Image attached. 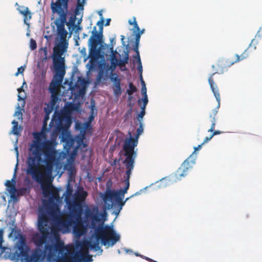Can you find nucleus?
Listing matches in <instances>:
<instances>
[{"instance_id": "obj_1", "label": "nucleus", "mask_w": 262, "mask_h": 262, "mask_svg": "<svg viewBox=\"0 0 262 262\" xmlns=\"http://www.w3.org/2000/svg\"><path fill=\"white\" fill-rule=\"evenodd\" d=\"M33 140L29 149L26 160V172L32 179L40 184L45 195L51 193L53 197L58 195V192L52 185V173L57 161L56 151L50 140L41 142V134L34 135Z\"/></svg>"}, {"instance_id": "obj_2", "label": "nucleus", "mask_w": 262, "mask_h": 262, "mask_svg": "<svg viewBox=\"0 0 262 262\" xmlns=\"http://www.w3.org/2000/svg\"><path fill=\"white\" fill-rule=\"evenodd\" d=\"M70 0H56L51 3V9L53 14H56L58 17L55 20L58 33L62 38L67 35L64 29V25L67 23V18L69 12V3Z\"/></svg>"}, {"instance_id": "obj_3", "label": "nucleus", "mask_w": 262, "mask_h": 262, "mask_svg": "<svg viewBox=\"0 0 262 262\" xmlns=\"http://www.w3.org/2000/svg\"><path fill=\"white\" fill-rule=\"evenodd\" d=\"M95 236L96 241L93 242H90V247L95 251L101 249L99 240L101 241L104 246L109 245L110 240L111 246H113L120 239V236L115 233L112 227L108 225L99 227L96 230Z\"/></svg>"}, {"instance_id": "obj_4", "label": "nucleus", "mask_w": 262, "mask_h": 262, "mask_svg": "<svg viewBox=\"0 0 262 262\" xmlns=\"http://www.w3.org/2000/svg\"><path fill=\"white\" fill-rule=\"evenodd\" d=\"M66 48L64 43H60L53 48V61L55 74L52 81L59 84H61L65 74L64 60L61 56Z\"/></svg>"}, {"instance_id": "obj_5", "label": "nucleus", "mask_w": 262, "mask_h": 262, "mask_svg": "<svg viewBox=\"0 0 262 262\" xmlns=\"http://www.w3.org/2000/svg\"><path fill=\"white\" fill-rule=\"evenodd\" d=\"M49 218L48 214L42 213L39 215L38 221V229L41 234L38 233H36L33 236V242L36 246L41 247L46 243L49 236Z\"/></svg>"}, {"instance_id": "obj_6", "label": "nucleus", "mask_w": 262, "mask_h": 262, "mask_svg": "<svg viewBox=\"0 0 262 262\" xmlns=\"http://www.w3.org/2000/svg\"><path fill=\"white\" fill-rule=\"evenodd\" d=\"M21 255V261L25 262H41L43 260L45 256L43 255L41 250H36L31 255L28 254L29 248L26 245L25 239L20 238V245L19 247Z\"/></svg>"}, {"instance_id": "obj_7", "label": "nucleus", "mask_w": 262, "mask_h": 262, "mask_svg": "<svg viewBox=\"0 0 262 262\" xmlns=\"http://www.w3.org/2000/svg\"><path fill=\"white\" fill-rule=\"evenodd\" d=\"M217 72H215L213 73H212L211 75H210L209 78H208V82L210 86V88L212 90V92H213L214 96H215L216 101L218 102V105L217 106L214 108L212 110V113L209 116V121L211 123V128L208 130V132H213V129L215 128V116L216 115L217 112H218V108L220 107V95L219 93V89L217 88V85L215 84V82L214 81V79L213 78V76Z\"/></svg>"}, {"instance_id": "obj_8", "label": "nucleus", "mask_w": 262, "mask_h": 262, "mask_svg": "<svg viewBox=\"0 0 262 262\" xmlns=\"http://www.w3.org/2000/svg\"><path fill=\"white\" fill-rule=\"evenodd\" d=\"M143 132V126L142 122H139V127L137 130V135L135 138L131 137V134L129 133L130 138L128 140L124 141L123 149L124 151V156L127 157L126 155V151L129 150V152L132 156V158H134V160H135L137 157V153L135 151V147L137 146L138 144V139L140 135Z\"/></svg>"}, {"instance_id": "obj_9", "label": "nucleus", "mask_w": 262, "mask_h": 262, "mask_svg": "<svg viewBox=\"0 0 262 262\" xmlns=\"http://www.w3.org/2000/svg\"><path fill=\"white\" fill-rule=\"evenodd\" d=\"M72 123L70 115L64 113L55 112L50 123V126H55L59 130L70 127Z\"/></svg>"}, {"instance_id": "obj_10", "label": "nucleus", "mask_w": 262, "mask_h": 262, "mask_svg": "<svg viewBox=\"0 0 262 262\" xmlns=\"http://www.w3.org/2000/svg\"><path fill=\"white\" fill-rule=\"evenodd\" d=\"M77 247L79 248L74 254V258L77 262H92V256L89 254L90 242H79Z\"/></svg>"}, {"instance_id": "obj_11", "label": "nucleus", "mask_w": 262, "mask_h": 262, "mask_svg": "<svg viewBox=\"0 0 262 262\" xmlns=\"http://www.w3.org/2000/svg\"><path fill=\"white\" fill-rule=\"evenodd\" d=\"M20 245V239L16 243V247L17 250L13 251L11 248L8 247H2V231L0 230V248L2 250L1 255L5 259H9L12 260H14L16 262L21 260V255L20 254V250L19 249V247Z\"/></svg>"}, {"instance_id": "obj_12", "label": "nucleus", "mask_w": 262, "mask_h": 262, "mask_svg": "<svg viewBox=\"0 0 262 262\" xmlns=\"http://www.w3.org/2000/svg\"><path fill=\"white\" fill-rule=\"evenodd\" d=\"M84 222L89 224L91 222L92 228H95L97 223L100 222L101 214L99 213L98 207L93 206L90 208L86 206L84 211Z\"/></svg>"}, {"instance_id": "obj_13", "label": "nucleus", "mask_w": 262, "mask_h": 262, "mask_svg": "<svg viewBox=\"0 0 262 262\" xmlns=\"http://www.w3.org/2000/svg\"><path fill=\"white\" fill-rule=\"evenodd\" d=\"M68 209L69 213H67L64 216H59L57 219L58 227L64 231H69L72 227L76 216V211H72L71 209Z\"/></svg>"}, {"instance_id": "obj_14", "label": "nucleus", "mask_w": 262, "mask_h": 262, "mask_svg": "<svg viewBox=\"0 0 262 262\" xmlns=\"http://www.w3.org/2000/svg\"><path fill=\"white\" fill-rule=\"evenodd\" d=\"M88 196V192L84 190L78 191L72 202L68 203V209L76 212H83L84 202Z\"/></svg>"}, {"instance_id": "obj_15", "label": "nucleus", "mask_w": 262, "mask_h": 262, "mask_svg": "<svg viewBox=\"0 0 262 262\" xmlns=\"http://www.w3.org/2000/svg\"><path fill=\"white\" fill-rule=\"evenodd\" d=\"M82 212H76V216L72 226L74 233L78 236H80L85 233L88 225V224L85 223L82 219Z\"/></svg>"}, {"instance_id": "obj_16", "label": "nucleus", "mask_w": 262, "mask_h": 262, "mask_svg": "<svg viewBox=\"0 0 262 262\" xmlns=\"http://www.w3.org/2000/svg\"><path fill=\"white\" fill-rule=\"evenodd\" d=\"M135 195V194L132 195L131 196L127 198L125 201H123V198L119 196V194L118 193L105 192L103 197V200L105 203H106L107 201H111L113 199L116 201L117 204L119 206L118 210L115 212V214L118 215L122 209L123 206L125 205L126 202Z\"/></svg>"}, {"instance_id": "obj_17", "label": "nucleus", "mask_w": 262, "mask_h": 262, "mask_svg": "<svg viewBox=\"0 0 262 262\" xmlns=\"http://www.w3.org/2000/svg\"><path fill=\"white\" fill-rule=\"evenodd\" d=\"M129 150L126 151V155L127 157H126L123 161V163L125 164L126 168L125 171V184L126 186L124 188V189L127 191L129 187V180L132 174V171L134 168L135 160L134 158H132V156L129 152Z\"/></svg>"}, {"instance_id": "obj_18", "label": "nucleus", "mask_w": 262, "mask_h": 262, "mask_svg": "<svg viewBox=\"0 0 262 262\" xmlns=\"http://www.w3.org/2000/svg\"><path fill=\"white\" fill-rule=\"evenodd\" d=\"M195 164V160L192 159L191 156L185 160L175 173L176 179L181 180L182 177L188 174V171L191 169Z\"/></svg>"}, {"instance_id": "obj_19", "label": "nucleus", "mask_w": 262, "mask_h": 262, "mask_svg": "<svg viewBox=\"0 0 262 262\" xmlns=\"http://www.w3.org/2000/svg\"><path fill=\"white\" fill-rule=\"evenodd\" d=\"M102 37V32L98 33L95 27L92 31V35L89 39L90 47H98V45L101 42Z\"/></svg>"}, {"instance_id": "obj_20", "label": "nucleus", "mask_w": 262, "mask_h": 262, "mask_svg": "<svg viewBox=\"0 0 262 262\" xmlns=\"http://www.w3.org/2000/svg\"><path fill=\"white\" fill-rule=\"evenodd\" d=\"M128 23L129 25L134 26V32H137L135 34V41L134 43L139 44L141 35L143 33L144 30H140L135 17H133L132 19H129Z\"/></svg>"}, {"instance_id": "obj_21", "label": "nucleus", "mask_w": 262, "mask_h": 262, "mask_svg": "<svg viewBox=\"0 0 262 262\" xmlns=\"http://www.w3.org/2000/svg\"><path fill=\"white\" fill-rule=\"evenodd\" d=\"M111 80L114 82L113 85V91L114 94L115 96H119L121 94V83L120 80L118 78V76L115 74H111L110 76Z\"/></svg>"}, {"instance_id": "obj_22", "label": "nucleus", "mask_w": 262, "mask_h": 262, "mask_svg": "<svg viewBox=\"0 0 262 262\" xmlns=\"http://www.w3.org/2000/svg\"><path fill=\"white\" fill-rule=\"evenodd\" d=\"M257 43V41L255 39H252L251 43L250 44L249 47L245 50V51L241 54V56L238 54H236V59L234 61L230 62V64L232 65L233 63L239 62V61L243 60L249 56L248 51L249 49L252 47L253 48V49H256L255 44Z\"/></svg>"}, {"instance_id": "obj_23", "label": "nucleus", "mask_w": 262, "mask_h": 262, "mask_svg": "<svg viewBox=\"0 0 262 262\" xmlns=\"http://www.w3.org/2000/svg\"><path fill=\"white\" fill-rule=\"evenodd\" d=\"M15 178L16 174L15 173L11 181L10 180H7L5 183V185L9 188V191L11 193V197L13 198L15 197V192H16V188L15 187Z\"/></svg>"}, {"instance_id": "obj_24", "label": "nucleus", "mask_w": 262, "mask_h": 262, "mask_svg": "<svg viewBox=\"0 0 262 262\" xmlns=\"http://www.w3.org/2000/svg\"><path fill=\"white\" fill-rule=\"evenodd\" d=\"M17 10L20 14L24 16V23L27 24V20L31 18V13L29 8L24 6H19Z\"/></svg>"}, {"instance_id": "obj_25", "label": "nucleus", "mask_w": 262, "mask_h": 262, "mask_svg": "<svg viewBox=\"0 0 262 262\" xmlns=\"http://www.w3.org/2000/svg\"><path fill=\"white\" fill-rule=\"evenodd\" d=\"M99 50L98 47H90L89 57L92 60L97 59L99 57Z\"/></svg>"}, {"instance_id": "obj_26", "label": "nucleus", "mask_w": 262, "mask_h": 262, "mask_svg": "<svg viewBox=\"0 0 262 262\" xmlns=\"http://www.w3.org/2000/svg\"><path fill=\"white\" fill-rule=\"evenodd\" d=\"M78 107V106L77 104L70 102L64 106L63 113L70 115L73 111H77Z\"/></svg>"}, {"instance_id": "obj_27", "label": "nucleus", "mask_w": 262, "mask_h": 262, "mask_svg": "<svg viewBox=\"0 0 262 262\" xmlns=\"http://www.w3.org/2000/svg\"><path fill=\"white\" fill-rule=\"evenodd\" d=\"M90 128L91 129V126L89 122L85 123L84 124V127L83 130L80 131V135L77 137L78 140V143L80 144L81 142H82L85 134V130L86 129Z\"/></svg>"}, {"instance_id": "obj_28", "label": "nucleus", "mask_w": 262, "mask_h": 262, "mask_svg": "<svg viewBox=\"0 0 262 262\" xmlns=\"http://www.w3.org/2000/svg\"><path fill=\"white\" fill-rule=\"evenodd\" d=\"M13 125L12 128V133L15 135H18L20 134L22 127L20 126H18V123L16 120H14L12 122Z\"/></svg>"}, {"instance_id": "obj_29", "label": "nucleus", "mask_w": 262, "mask_h": 262, "mask_svg": "<svg viewBox=\"0 0 262 262\" xmlns=\"http://www.w3.org/2000/svg\"><path fill=\"white\" fill-rule=\"evenodd\" d=\"M85 3V0H77L76 8L75 10V15H78L79 11H82L84 8V5Z\"/></svg>"}, {"instance_id": "obj_30", "label": "nucleus", "mask_w": 262, "mask_h": 262, "mask_svg": "<svg viewBox=\"0 0 262 262\" xmlns=\"http://www.w3.org/2000/svg\"><path fill=\"white\" fill-rule=\"evenodd\" d=\"M75 139L73 138L68 139L66 142L65 148L67 152H69L72 148H74Z\"/></svg>"}, {"instance_id": "obj_31", "label": "nucleus", "mask_w": 262, "mask_h": 262, "mask_svg": "<svg viewBox=\"0 0 262 262\" xmlns=\"http://www.w3.org/2000/svg\"><path fill=\"white\" fill-rule=\"evenodd\" d=\"M111 52L113 53L112 56L111 57V66L112 67H114V68H115L117 66L118 62L119 61V59H118L116 58V57L115 55V54L117 53V51H114L113 47H111Z\"/></svg>"}, {"instance_id": "obj_32", "label": "nucleus", "mask_w": 262, "mask_h": 262, "mask_svg": "<svg viewBox=\"0 0 262 262\" xmlns=\"http://www.w3.org/2000/svg\"><path fill=\"white\" fill-rule=\"evenodd\" d=\"M139 43H134L133 46V50L136 53L135 55L133 56V63H136V60L140 59L139 51Z\"/></svg>"}, {"instance_id": "obj_33", "label": "nucleus", "mask_w": 262, "mask_h": 262, "mask_svg": "<svg viewBox=\"0 0 262 262\" xmlns=\"http://www.w3.org/2000/svg\"><path fill=\"white\" fill-rule=\"evenodd\" d=\"M60 85L52 81L49 87L50 92L51 94H58V88Z\"/></svg>"}, {"instance_id": "obj_34", "label": "nucleus", "mask_w": 262, "mask_h": 262, "mask_svg": "<svg viewBox=\"0 0 262 262\" xmlns=\"http://www.w3.org/2000/svg\"><path fill=\"white\" fill-rule=\"evenodd\" d=\"M128 51H126L125 52V55L123 59L119 60L117 65H119L121 67L125 66L128 63Z\"/></svg>"}, {"instance_id": "obj_35", "label": "nucleus", "mask_w": 262, "mask_h": 262, "mask_svg": "<svg viewBox=\"0 0 262 262\" xmlns=\"http://www.w3.org/2000/svg\"><path fill=\"white\" fill-rule=\"evenodd\" d=\"M129 89L127 90L126 92L130 96L129 99L130 100L132 98L131 96L137 91V89L132 82L129 83Z\"/></svg>"}, {"instance_id": "obj_36", "label": "nucleus", "mask_w": 262, "mask_h": 262, "mask_svg": "<svg viewBox=\"0 0 262 262\" xmlns=\"http://www.w3.org/2000/svg\"><path fill=\"white\" fill-rule=\"evenodd\" d=\"M64 168L66 170L70 171L71 173H73L75 171V167L73 161H69L65 165Z\"/></svg>"}, {"instance_id": "obj_37", "label": "nucleus", "mask_w": 262, "mask_h": 262, "mask_svg": "<svg viewBox=\"0 0 262 262\" xmlns=\"http://www.w3.org/2000/svg\"><path fill=\"white\" fill-rule=\"evenodd\" d=\"M58 94H51V100L49 103L51 104L52 106H55L58 101Z\"/></svg>"}, {"instance_id": "obj_38", "label": "nucleus", "mask_w": 262, "mask_h": 262, "mask_svg": "<svg viewBox=\"0 0 262 262\" xmlns=\"http://www.w3.org/2000/svg\"><path fill=\"white\" fill-rule=\"evenodd\" d=\"M54 107L55 106H52L50 103L47 104V106L45 107V108H44V111L45 112V114L50 115V114L53 111Z\"/></svg>"}, {"instance_id": "obj_39", "label": "nucleus", "mask_w": 262, "mask_h": 262, "mask_svg": "<svg viewBox=\"0 0 262 262\" xmlns=\"http://www.w3.org/2000/svg\"><path fill=\"white\" fill-rule=\"evenodd\" d=\"M127 190L125 189H120L118 191H114V190H107L106 192H115V193H118L119 194V196H121L124 198V195L125 193L127 192Z\"/></svg>"}, {"instance_id": "obj_40", "label": "nucleus", "mask_w": 262, "mask_h": 262, "mask_svg": "<svg viewBox=\"0 0 262 262\" xmlns=\"http://www.w3.org/2000/svg\"><path fill=\"white\" fill-rule=\"evenodd\" d=\"M142 101H143V105H146V106L147 105V104L148 103V98H147V95H145V96H143V99H139L138 100V103L139 104H141Z\"/></svg>"}, {"instance_id": "obj_41", "label": "nucleus", "mask_w": 262, "mask_h": 262, "mask_svg": "<svg viewBox=\"0 0 262 262\" xmlns=\"http://www.w3.org/2000/svg\"><path fill=\"white\" fill-rule=\"evenodd\" d=\"M136 62H137V64H138V67H137L138 71L140 73V74H142V63H141V59H139L136 60Z\"/></svg>"}, {"instance_id": "obj_42", "label": "nucleus", "mask_w": 262, "mask_h": 262, "mask_svg": "<svg viewBox=\"0 0 262 262\" xmlns=\"http://www.w3.org/2000/svg\"><path fill=\"white\" fill-rule=\"evenodd\" d=\"M26 66H21L20 67L18 68L17 69V72L15 74V76H17L19 74H23L25 69Z\"/></svg>"}, {"instance_id": "obj_43", "label": "nucleus", "mask_w": 262, "mask_h": 262, "mask_svg": "<svg viewBox=\"0 0 262 262\" xmlns=\"http://www.w3.org/2000/svg\"><path fill=\"white\" fill-rule=\"evenodd\" d=\"M30 47L32 50H35L37 47L36 42L35 40L33 39H31L30 40Z\"/></svg>"}, {"instance_id": "obj_44", "label": "nucleus", "mask_w": 262, "mask_h": 262, "mask_svg": "<svg viewBox=\"0 0 262 262\" xmlns=\"http://www.w3.org/2000/svg\"><path fill=\"white\" fill-rule=\"evenodd\" d=\"M104 76V73L102 70H100L98 74L97 77V81L99 82L101 81V79L103 78Z\"/></svg>"}, {"instance_id": "obj_45", "label": "nucleus", "mask_w": 262, "mask_h": 262, "mask_svg": "<svg viewBox=\"0 0 262 262\" xmlns=\"http://www.w3.org/2000/svg\"><path fill=\"white\" fill-rule=\"evenodd\" d=\"M145 114V112L143 111H140V113L138 115L137 119L139 122H142V120Z\"/></svg>"}, {"instance_id": "obj_46", "label": "nucleus", "mask_w": 262, "mask_h": 262, "mask_svg": "<svg viewBox=\"0 0 262 262\" xmlns=\"http://www.w3.org/2000/svg\"><path fill=\"white\" fill-rule=\"evenodd\" d=\"M14 116H17L19 120H23V113L21 110H18L15 112Z\"/></svg>"}, {"instance_id": "obj_47", "label": "nucleus", "mask_w": 262, "mask_h": 262, "mask_svg": "<svg viewBox=\"0 0 262 262\" xmlns=\"http://www.w3.org/2000/svg\"><path fill=\"white\" fill-rule=\"evenodd\" d=\"M103 21H104L103 18L102 17L101 18V20L98 21L97 22V25L99 26L100 30L101 31H102V29H103Z\"/></svg>"}, {"instance_id": "obj_48", "label": "nucleus", "mask_w": 262, "mask_h": 262, "mask_svg": "<svg viewBox=\"0 0 262 262\" xmlns=\"http://www.w3.org/2000/svg\"><path fill=\"white\" fill-rule=\"evenodd\" d=\"M50 119V115L49 114H45V116L44 117L43 119V122L45 124H46L47 122Z\"/></svg>"}, {"instance_id": "obj_49", "label": "nucleus", "mask_w": 262, "mask_h": 262, "mask_svg": "<svg viewBox=\"0 0 262 262\" xmlns=\"http://www.w3.org/2000/svg\"><path fill=\"white\" fill-rule=\"evenodd\" d=\"M212 138V137H211V135L209 137H206L204 140L203 142L202 143L203 144L205 143H207L208 141H209Z\"/></svg>"}, {"instance_id": "obj_50", "label": "nucleus", "mask_w": 262, "mask_h": 262, "mask_svg": "<svg viewBox=\"0 0 262 262\" xmlns=\"http://www.w3.org/2000/svg\"><path fill=\"white\" fill-rule=\"evenodd\" d=\"M141 92L143 96L147 95L146 86H142Z\"/></svg>"}, {"instance_id": "obj_51", "label": "nucleus", "mask_w": 262, "mask_h": 262, "mask_svg": "<svg viewBox=\"0 0 262 262\" xmlns=\"http://www.w3.org/2000/svg\"><path fill=\"white\" fill-rule=\"evenodd\" d=\"M212 134L211 135V137H213L215 135H220L222 133V132L220 130H214V129H213V131L212 132Z\"/></svg>"}, {"instance_id": "obj_52", "label": "nucleus", "mask_w": 262, "mask_h": 262, "mask_svg": "<svg viewBox=\"0 0 262 262\" xmlns=\"http://www.w3.org/2000/svg\"><path fill=\"white\" fill-rule=\"evenodd\" d=\"M140 80H141V82L142 86H146L145 83L143 79L142 75L141 74L140 75Z\"/></svg>"}, {"instance_id": "obj_53", "label": "nucleus", "mask_w": 262, "mask_h": 262, "mask_svg": "<svg viewBox=\"0 0 262 262\" xmlns=\"http://www.w3.org/2000/svg\"><path fill=\"white\" fill-rule=\"evenodd\" d=\"M203 145V144L202 143L200 145H199L197 147H194V151L193 152H195L197 150H200L202 148V146Z\"/></svg>"}, {"instance_id": "obj_54", "label": "nucleus", "mask_w": 262, "mask_h": 262, "mask_svg": "<svg viewBox=\"0 0 262 262\" xmlns=\"http://www.w3.org/2000/svg\"><path fill=\"white\" fill-rule=\"evenodd\" d=\"M142 257H143L144 258H145L146 260L150 261V262H157V261L154 260V259H152L149 257H145V256H141Z\"/></svg>"}, {"instance_id": "obj_55", "label": "nucleus", "mask_w": 262, "mask_h": 262, "mask_svg": "<svg viewBox=\"0 0 262 262\" xmlns=\"http://www.w3.org/2000/svg\"><path fill=\"white\" fill-rule=\"evenodd\" d=\"M17 97H18V101H20L21 100H23L24 101V103H23V106L24 107V105H25V98L21 97V96H20L19 94L18 95Z\"/></svg>"}, {"instance_id": "obj_56", "label": "nucleus", "mask_w": 262, "mask_h": 262, "mask_svg": "<svg viewBox=\"0 0 262 262\" xmlns=\"http://www.w3.org/2000/svg\"><path fill=\"white\" fill-rule=\"evenodd\" d=\"M72 189H71L70 188H68L67 189V192L68 195H70L72 193Z\"/></svg>"}, {"instance_id": "obj_57", "label": "nucleus", "mask_w": 262, "mask_h": 262, "mask_svg": "<svg viewBox=\"0 0 262 262\" xmlns=\"http://www.w3.org/2000/svg\"><path fill=\"white\" fill-rule=\"evenodd\" d=\"M17 91L18 92V93H20L21 92H24V90H23V85L19 88H18L17 89Z\"/></svg>"}, {"instance_id": "obj_58", "label": "nucleus", "mask_w": 262, "mask_h": 262, "mask_svg": "<svg viewBox=\"0 0 262 262\" xmlns=\"http://www.w3.org/2000/svg\"><path fill=\"white\" fill-rule=\"evenodd\" d=\"M111 19V18H107L106 20V23L105 24V26H109L110 24Z\"/></svg>"}, {"instance_id": "obj_59", "label": "nucleus", "mask_w": 262, "mask_h": 262, "mask_svg": "<svg viewBox=\"0 0 262 262\" xmlns=\"http://www.w3.org/2000/svg\"><path fill=\"white\" fill-rule=\"evenodd\" d=\"M132 112V108H130V109H129V110H128V111L126 112V113L125 115H126V116L129 115H130V114H131Z\"/></svg>"}, {"instance_id": "obj_60", "label": "nucleus", "mask_w": 262, "mask_h": 262, "mask_svg": "<svg viewBox=\"0 0 262 262\" xmlns=\"http://www.w3.org/2000/svg\"><path fill=\"white\" fill-rule=\"evenodd\" d=\"M146 105H142L141 106V111H143L144 112H145V108H146Z\"/></svg>"}, {"instance_id": "obj_61", "label": "nucleus", "mask_w": 262, "mask_h": 262, "mask_svg": "<svg viewBox=\"0 0 262 262\" xmlns=\"http://www.w3.org/2000/svg\"><path fill=\"white\" fill-rule=\"evenodd\" d=\"M94 107H95V105H94V104H92L91 103V107H92V108H91V110H92V114L93 113V110H94Z\"/></svg>"}, {"instance_id": "obj_62", "label": "nucleus", "mask_w": 262, "mask_h": 262, "mask_svg": "<svg viewBox=\"0 0 262 262\" xmlns=\"http://www.w3.org/2000/svg\"><path fill=\"white\" fill-rule=\"evenodd\" d=\"M80 94H84V89H81L79 91Z\"/></svg>"}, {"instance_id": "obj_63", "label": "nucleus", "mask_w": 262, "mask_h": 262, "mask_svg": "<svg viewBox=\"0 0 262 262\" xmlns=\"http://www.w3.org/2000/svg\"><path fill=\"white\" fill-rule=\"evenodd\" d=\"M15 150H16V155H17V156H18V147L16 146V147L15 148Z\"/></svg>"}, {"instance_id": "obj_64", "label": "nucleus", "mask_w": 262, "mask_h": 262, "mask_svg": "<svg viewBox=\"0 0 262 262\" xmlns=\"http://www.w3.org/2000/svg\"><path fill=\"white\" fill-rule=\"evenodd\" d=\"M112 204H108V208H112Z\"/></svg>"}]
</instances>
